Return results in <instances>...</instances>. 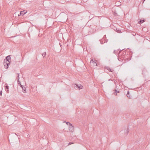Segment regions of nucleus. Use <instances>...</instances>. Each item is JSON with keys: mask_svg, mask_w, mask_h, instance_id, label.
Here are the masks:
<instances>
[{"mask_svg": "<svg viewBox=\"0 0 150 150\" xmlns=\"http://www.w3.org/2000/svg\"><path fill=\"white\" fill-rule=\"evenodd\" d=\"M9 55L8 56L6 57V59H5L4 60V68L7 69L9 64Z\"/></svg>", "mask_w": 150, "mask_h": 150, "instance_id": "1", "label": "nucleus"}, {"mask_svg": "<svg viewBox=\"0 0 150 150\" xmlns=\"http://www.w3.org/2000/svg\"><path fill=\"white\" fill-rule=\"evenodd\" d=\"M5 89L7 93H8L9 92V86L8 85L7 83H5Z\"/></svg>", "mask_w": 150, "mask_h": 150, "instance_id": "2", "label": "nucleus"}, {"mask_svg": "<svg viewBox=\"0 0 150 150\" xmlns=\"http://www.w3.org/2000/svg\"><path fill=\"white\" fill-rule=\"evenodd\" d=\"M74 127L72 124L69 125V130L71 132H73L74 131Z\"/></svg>", "mask_w": 150, "mask_h": 150, "instance_id": "3", "label": "nucleus"}, {"mask_svg": "<svg viewBox=\"0 0 150 150\" xmlns=\"http://www.w3.org/2000/svg\"><path fill=\"white\" fill-rule=\"evenodd\" d=\"M83 86L81 85H80V86H79L77 84H75V86L74 87L76 88H78L79 89H81L82 88Z\"/></svg>", "mask_w": 150, "mask_h": 150, "instance_id": "4", "label": "nucleus"}, {"mask_svg": "<svg viewBox=\"0 0 150 150\" xmlns=\"http://www.w3.org/2000/svg\"><path fill=\"white\" fill-rule=\"evenodd\" d=\"M105 69L108 70L110 72H112L114 71L113 69H111L109 67H105Z\"/></svg>", "mask_w": 150, "mask_h": 150, "instance_id": "5", "label": "nucleus"}, {"mask_svg": "<svg viewBox=\"0 0 150 150\" xmlns=\"http://www.w3.org/2000/svg\"><path fill=\"white\" fill-rule=\"evenodd\" d=\"M91 63H93L94 65H97L96 63L95 62L93 59H92L90 61Z\"/></svg>", "mask_w": 150, "mask_h": 150, "instance_id": "6", "label": "nucleus"}, {"mask_svg": "<svg viewBox=\"0 0 150 150\" xmlns=\"http://www.w3.org/2000/svg\"><path fill=\"white\" fill-rule=\"evenodd\" d=\"M129 131V129L128 127L127 128V130H126V131L125 132V134L127 135Z\"/></svg>", "mask_w": 150, "mask_h": 150, "instance_id": "7", "label": "nucleus"}, {"mask_svg": "<svg viewBox=\"0 0 150 150\" xmlns=\"http://www.w3.org/2000/svg\"><path fill=\"white\" fill-rule=\"evenodd\" d=\"M22 88L23 89V92L24 93H25L26 92V88L25 87H24L23 86V87Z\"/></svg>", "mask_w": 150, "mask_h": 150, "instance_id": "8", "label": "nucleus"}, {"mask_svg": "<svg viewBox=\"0 0 150 150\" xmlns=\"http://www.w3.org/2000/svg\"><path fill=\"white\" fill-rule=\"evenodd\" d=\"M104 40V39H102V40H100V43L101 44H103L104 43H105V41H104V42H103V40Z\"/></svg>", "mask_w": 150, "mask_h": 150, "instance_id": "9", "label": "nucleus"}, {"mask_svg": "<svg viewBox=\"0 0 150 150\" xmlns=\"http://www.w3.org/2000/svg\"><path fill=\"white\" fill-rule=\"evenodd\" d=\"M127 97L129 98H130V97L129 92V91H128L127 92Z\"/></svg>", "mask_w": 150, "mask_h": 150, "instance_id": "10", "label": "nucleus"}, {"mask_svg": "<svg viewBox=\"0 0 150 150\" xmlns=\"http://www.w3.org/2000/svg\"><path fill=\"white\" fill-rule=\"evenodd\" d=\"M46 55V52H45L43 53L42 54V55L43 56V57H45V56Z\"/></svg>", "mask_w": 150, "mask_h": 150, "instance_id": "11", "label": "nucleus"}, {"mask_svg": "<svg viewBox=\"0 0 150 150\" xmlns=\"http://www.w3.org/2000/svg\"><path fill=\"white\" fill-rule=\"evenodd\" d=\"M64 122H66V124L67 125H71V124L69 122H66V121H64Z\"/></svg>", "mask_w": 150, "mask_h": 150, "instance_id": "12", "label": "nucleus"}, {"mask_svg": "<svg viewBox=\"0 0 150 150\" xmlns=\"http://www.w3.org/2000/svg\"><path fill=\"white\" fill-rule=\"evenodd\" d=\"M143 23V22H142V20H140V21H139L138 22V23L140 24H141L142 23Z\"/></svg>", "mask_w": 150, "mask_h": 150, "instance_id": "13", "label": "nucleus"}, {"mask_svg": "<svg viewBox=\"0 0 150 150\" xmlns=\"http://www.w3.org/2000/svg\"><path fill=\"white\" fill-rule=\"evenodd\" d=\"M74 144V143H73V142H70L68 144V145H71V144Z\"/></svg>", "mask_w": 150, "mask_h": 150, "instance_id": "14", "label": "nucleus"}, {"mask_svg": "<svg viewBox=\"0 0 150 150\" xmlns=\"http://www.w3.org/2000/svg\"><path fill=\"white\" fill-rule=\"evenodd\" d=\"M115 92H116L117 93H119V91L118 90L117 91L116 89L115 90Z\"/></svg>", "mask_w": 150, "mask_h": 150, "instance_id": "15", "label": "nucleus"}, {"mask_svg": "<svg viewBox=\"0 0 150 150\" xmlns=\"http://www.w3.org/2000/svg\"><path fill=\"white\" fill-rule=\"evenodd\" d=\"M18 75V76H17V79H18V80L19 81V74H17Z\"/></svg>", "mask_w": 150, "mask_h": 150, "instance_id": "16", "label": "nucleus"}, {"mask_svg": "<svg viewBox=\"0 0 150 150\" xmlns=\"http://www.w3.org/2000/svg\"><path fill=\"white\" fill-rule=\"evenodd\" d=\"M117 32L119 33H120L121 32L120 30H119V29H118V30L117 29Z\"/></svg>", "mask_w": 150, "mask_h": 150, "instance_id": "17", "label": "nucleus"}, {"mask_svg": "<svg viewBox=\"0 0 150 150\" xmlns=\"http://www.w3.org/2000/svg\"><path fill=\"white\" fill-rule=\"evenodd\" d=\"M18 83L19 84L21 83V82L19 80L18 81Z\"/></svg>", "mask_w": 150, "mask_h": 150, "instance_id": "18", "label": "nucleus"}, {"mask_svg": "<svg viewBox=\"0 0 150 150\" xmlns=\"http://www.w3.org/2000/svg\"><path fill=\"white\" fill-rule=\"evenodd\" d=\"M106 38V36L105 35H104V37H103V39L105 40V38Z\"/></svg>", "mask_w": 150, "mask_h": 150, "instance_id": "19", "label": "nucleus"}, {"mask_svg": "<svg viewBox=\"0 0 150 150\" xmlns=\"http://www.w3.org/2000/svg\"><path fill=\"white\" fill-rule=\"evenodd\" d=\"M2 91H0V96H1V95H2Z\"/></svg>", "mask_w": 150, "mask_h": 150, "instance_id": "20", "label": "nucleus"}, {"mask_svg": "<svg viewBox=\"0 0 150 150\" xmlns=\"http://www.w3.org/2000/svg\"><path fill=\"white\" fill-rule=\"evenodd\" d=\"M20 86H21L22 88L23 87V86H22V85H21V84L20 83Z\"/></svg>", "mask_w": 150, "mask_h": 150, "instance_id": "21", "label": "nucleus"}, {"mask_svg": "<svg viewBox=\"0 0 150 150\" xmlns=\"http://www.w3.org/2000/svg\"><path fill=\"white\" fill-rule=\"evenodd\" d=\"M114 15L115 16H117V13H115V12L114 13Z\"/></svg>", "mask_w": 150, "mask_h": 150, "instance_id": "22", "label": "nucleus"}, {"mask_svg": "<svg viewBox=\"0 0 150 150\" xmlns=\"http://www.w3.org/2000/svg\"><path fill=\"white\" fill-rule=\"evenodd\" d=\"M114 93V94H115V95H116V96H117V93H116V92H115Z\"/></svg>", "mask_w": 150, "mask_h": 150, "instance_id": "23", "label": "nucleus"}, {"mask_svg": "<svg viewBox=\"0 0 150 150\" xmlns=\"http://www.w3.org/2000/svg\"><path fill=\"white\" fill-rule=\"evenodd\" d=\"M145 21V20L144 19H143V20H142V22H144Z\"/></svg>", "mask_w": 150, "mask_h": 150, "instance_id": "24", "label": "nucleus"}, {"mask_svg": "<svg viewBox=\"0 0 150 150\" xmlns=\"http://www.w3.org/2000/svg\"><path fill=\"white\" fill-rule=\"evenodd\" d=\"M113 52H114V53L115 54V50H114V51Z\"/></svg>", "mask_w": 150, "mask_h": 150, "instance_id": "25", "label": "nucleus"}, {"mask_svg": "<svg viewBox=\"0 0 150 150\" xmlns=\"http://www.w3.org/2000/svg\"><path fill=\"white\" fill-rule=\"evenodd\" d=\"M145 0H144L143 2V3H144V1H145Z\"/></svg>", "mask_w": 150, "mask_h": 150, "instance_id": "26", "label": "nucleus"}, {"mask_svg": "<svg viewBox=\"0 0 150 150\" xmlns=\"http://www.w3.org/2000/svg\"><path fill=\"white\" fill-rule=\"evenodd\" d=\"M12 117H13H13H14V116H12Z\"/></svg>", "mask_w": 150, "mask_h": 150, "instance_id": "27", "label": "nucleus"}, {"mask_svg": "<svg viewBox=\"0 0 150 150\" xmlns=\"http://www.w3.org/2000/svg\"><path fill=\"white\" fill-rule=\"evenodd\" d=\"M10 59H11V57H10Z\"/></svg>", "mask_w": 150, "mask_h": 150, "instance_id": "28", "label": "nucleus"}]
</instances>
